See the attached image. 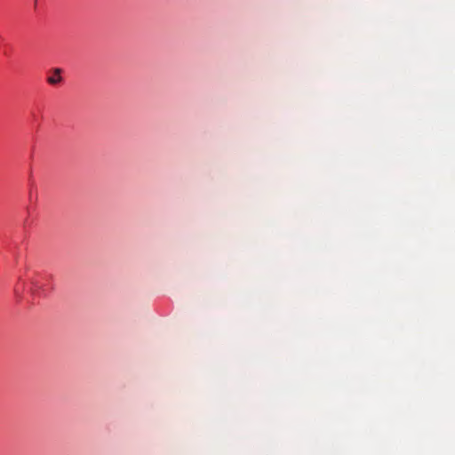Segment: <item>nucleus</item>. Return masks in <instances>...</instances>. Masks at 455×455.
Instances as JSON below:
<instances>
[{
    "instance_id": "nucleus-1",
    "label": "nucleus",
    "mask_w": 455,
    "mask_h": 455,
    "mask_svg": "<svg viewBox=\"0 0 455 455\" xmlns=\"http://www.w3.org/2000/svg\"><path fill=\"white\" fill-rule=\"evenodd\" d=\"M61 72L62 70L59 68H53L51 71L52 75L47 77V82L52 85L60 83L62 81Z\"/></svg>"
}]
</instances>
